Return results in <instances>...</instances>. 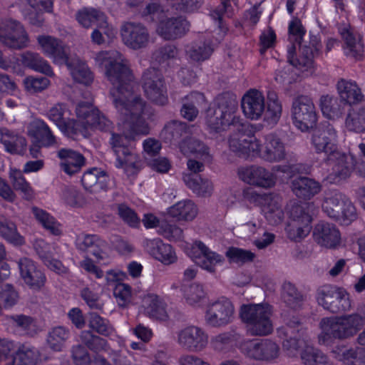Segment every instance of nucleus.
I'll list each match as a JSON object with an SVG mask.
<instances>
[{
    "instance_id": "f257e3e1",
    "label": "nucleus",
    "mask_w": 365,
    "mask_h": 365,
    "mask_svg": "<svg viewBox=\"0 0 365 365\" xmlns=\"http://www.w3.org/2000/svg\"><path fill=\"white\" fill-rule=\"evenodd\" d=\"M125 108L128 113L125 116L118 110L123 122V134L113 131V123L100 110L93 114L95 117H93L88 125L89 129H96L110 134L109 143L116 157L117 168H135L139 163V157L135 153L131 142L139 135L149 133L150 129L145 118H150L153 113L146 107L141 98H134L132 104H125Z\"/></svg>"
},
{
    "instance_id": "f03ea898",
    "label": "nucleus",
    "mask_w": 365,
    "mask_h": 365,
    "mask_svg": "<svg viewBox=\"0 0 365 365\" xmlns=\"http://www.w3.org/2000/svg\"><path fill=\"white\" fill-rule=\"evenodd\" d=\"M95 61L99 66H105V75L113 86L110 95L113 103L117 110L126 115L125 104H132L134 98H140L133 96V76L126 61L115 51L98 52Z\"/></svg>"
},
{
    "instance_id": "7ed1b4c3",
    "label": "nucleus",
    "mask_w": 365,
    "mask_h": 365,
    "mask_svg": "<svg viewBox=\"0 0 365 365\" xmlns=\"http://www.w3.org/2000/svg\"><path fill=\"white\" fill-rule=\"evenodd\" d=\"M267 107L263 94L256 89H250L243 96L241 106L245 115L250 120H258L263 117L269 125H275L282 115V105L277 94L274 91L267 92Z\"/></svg>"
},
{
    "instance_id": "20e7f679",
    "label": "nucleus",
    "mask_w": 365,
    "mask_h": 365,
    "mask_svg": "<svg viewBox=\"0 0 365 365\" xmlns=\"http://www.w3.org/2000/svg\"><path fill=\"white\" fill-rule=\"evenodd\" d=\"M237 106L236 96L230 93H223L217 98L215 103L206 110V124L211 133L232 130L241 122L240 118L235 115Z\"/></svg>"
},
{
    "instance_id": "39448f33",
    "label": "nucleus",
    "mask_w": 365,
    "mask_h": 365,
    "mask_svg": "<svg viewBox=\"0 0 365 365\" xmlns=\"http://www.w3.org/2000/svg\"><path fill=\"white\" fill-rule=\"evenodd\" d=\"M322 329L318 336L319 343L329 346L335 339H346L354 336L362 327V319L359 314L342 317H325L319 323Z\"/></svg>"
},
{
    "instance_id": "423d86ee",
    "label": "nucleus",
    "mask_w": 365,
    "mask_h": 365,
    "mask_svg": "<svg viewBox=\"0 0 365 365\" xmlns=\"http://www.w3.org/2000/svg\"><path fill=\"white\" fill-rule=\"evenodd\" d=\"M271 314V307L267 304H243L240 312V317L247 324L252 336H266L272 331Z\"/></svg>"
},
{
    "instance_id": "0eeeda50",
    "label": "nucleus",
    "mask_w": 365,
    "mask_h": 365,
    "mask_svg": "<svg viewBox=\"0 0 365 365\" xmlns=\"http://www.w3.org/2000/svg\"><path fill=\"white\" fill-rule=\"evenodd\" d=\"M322 207L329 217L344 225H349L356 217V207L349 197L337 190L326 192Z\"/></svg>"
},
{
    "instance_id": "6e6552de",
    "label": "nucleus",
    "mask_w": 365,
    "mask_h": 365,
    "mask_svg": "<svg viewBox=\"0 0 365 365\" xmlns=\"http://www.w3.org/2000/svg\"><path fill=\"white\" fill-rule=\"evenodd\" d=\"M229 138L230 150L239 157L246 158L250 153L259 150L260 145L254 135V130L250 123L240 122L236 124Z\"/></svg>"
},
{
    "instance_id": "1a4fd4ad",
    "label": "nucleus",
    "mask_w": 365,
    "mask_h": 365,
    "mask_svg": "<svg viewBox=\"0 0 365 365\" xmlns=\"http://www.w3.org/2000/svg\"><path fill=\"white\" fill-rule=\"evenodd\" d=\"M141 83L146 97L154 103L165 106L168 102L167 88L163 73L150 67L142 75Z\"/></svg>"
},
{
    "instance_id": "9d476101",
    "label": "nucleus",
    "mask_w": 365,
    "mask_h": 365,
    "mask_svg": "<svg viewBox=\"0 0 365 365\" xmlns=\"http://www.w3.org/2000/svg\"><path fill=\"white\" fill-rule=\"evenodd\" d=\"M318 304L332 312H346L351 304L349 294L341 289L331 285H324L317 292Z\"/></svg>"
},
{
    "instance_id": "9b49d317",
    "label": "nucleus",
    "mask_w": 365,
    "mask_h": 365,
    "mask_svg": "<svg viewBox=\"0 0 365 365\" xmlns=\"http://www.w3.org/2000/svg\"><path fill=\"white\" fill-rule=\"evenodd\" d=\"M292 115L294 124L302 131L313 128L317 122L314 104L307 96H299L293 100Z\"/></svg>"
},
{
    "instance_id": "f8f14e48",
    "label": "nucleus",
    "mask_w": 365,
    "mask_h": 365,
    "mask_svg": "<svg viewBox=\"0 0 365 365\" xmlns=\"http://www.w3.org/2000/svg\"><path fill=\"white\" fill-rule=\"evenodd\" d=\"M325 163L331 166L327 180L334 184H339L350 178L355 166V160L351 155L338 150L324 158Z\"/></svg>"
},
{
    "instance_id": "ddd939ff",
    "label": "nucleus",
    "mask_w": 365,
    "mask_h": 365,
    "mask_svg": "<svg viewBox=\"0 0 365 365\" xmlns=\"http://www.w3.org/2000/svg\"><path fill=\"white\" fill-rule=\"evenodd\" d=\"M289 33L292 36L296 43L299 45L301 55L297 59V66H302L306 68H311L314 63V58L318 53L319 48L317 42L312 43V46L302 43L303 36L305 34V30L302 26L301 21L294 18L289 25Z\"/></svg>"
},
{
    "instance_id": "4468645a",
    "label": "nucleus",
    "mask_w": 365,
    "mask_h": 365,
    "mask_svg": "<svg viewBox=\"0 0 365 365\" xmlns=\"http://www.w3.org/2000/svg\"><path fill=\"white\" fill-rule=\"evenodd\" d=\"M176 341L186 351L198 352L207 345L208 336L202 328L191 325L176 332Z\"/></svg>"
},
{
    "instance_id": "2eb2a0df",
    "label": "nucleus",
    "mask_w": 365,
    "mask_h": 365,
    "mask_svg": "<svg viewBox=\"0 0 365 365\" xmlns=\"http://www.w3.org/2000/svg\"><path fill=\"white\" fill-rule=\"evenodd\" d=\"M234 312L231 301L222 297L207 306L205 320L208 325L213 327L225 326L232 320Z\"/></svg>"
},
{
    "instance_id": "dca6fc26",
    "label": "nucleus",
    "mask_w": 365,
    "mask_h": 365,
    "mask_svg": "<svg viewBox=\"0 0 365 365\" xmlns=\"http://www.w3.org/2000/svg\"><path fill=\"white\" fill-rule=\"evenodd\" d=\"M312 142L316 152L324 153L326 157H329L339 150L336 144V130L329 123H323L314 130Z\"/></svg>"
},
{
    "instance_id": "f3484780",
    "label": "nucleus",
    "mask_w": 365,
    "mask_h": 365,
    "mask_svg": "<svg viewBox=\"0 0 365 365\" xmlns=\"http://www.w3.org/2000/svg\"><path fill=\"white\" fill-rule=\"evenodd\" d=\"M242 351L247 357L257 361H270L279 356V347L269 339L252 340L242 345Z\"/></svg>"
},
{
    "instance_id": "a211bd4d",
    "label": "nucleus",
    "mask_w": 365,
    "mask_h": 365,
    "mask_svg": "<svg viewBox=\"0 0 365 365\" xmlns=\"http://www.w3.org/2000/svg\"><path fill=\"white\" fill-rule=\"evenodd\" d=\"M123 43L134 50L147 46L150 39L147 28L140 23L125 22L120 29Z\"/></svg>"
},
{
    "instance_id": "6ab92c4d",
    "label": "nucleus",
    "mask_w": 365,
    "mask_h": 365,
    "mask_svg": "<svg viewBox=\"0 0 365 365\" xmlns=\"http://www.w3.org/2000/svg\"><path fill=\"white\" fill-rule=\"evenodd\" d=\"M239 178L245 182L264 188L272 187L275 184V178L272 173L265 168L251 165L238 168Z\"/></svg>"
},
{
    "instance_id": "aec40b11",
    "label": "nucleus",
    "mask_w": 365,
    "mask_h": 365,
    "mask_svg": "<svg viewBox=\"0 0 365 365\" xmlns=\"http://www.w3.org/2000/svg\"><path fill=\"white\" fill-rule=\"evenodd\" d=\"M1 31L0 41L13 49H22L29 45V36L24 26L18 21H7L6 27Z\"/></svg>"
},
{
    "instance_id": "412c9836",
    "label": "nucleus",
    "mask_w": 365,
    "mask_h": 365,
    "mask_svg": "<svg viewBox=\"0 0 365 365\" xmlns=\"http://www.w3.org/2000/svg\"><path fill=\"white\" fill-rule=\"evenodd\" d=\"M78 250L91 254L98 261L108 259L109 249L107 242L97 235H81L76 240Z\"/></svg>"
},
{
    "instance_id": "4be33fe9",
    "label": "nucleus",
    "mask_w": 365,
    "mask_h": 365,
    "mask_svg": "<svg viewBox=\"0 0 365 365\" xmlns=\"http://www.w3.org/2000/svg\"><path fill=\"white\" fill-rule=\"evenodd\" d=\"M18 265L22 279L31 289L38 290L44 285L46 276L33 260L24 257L19 259Z\"/></svg>"
},
{
    "instance_id": "5701e85b",
    "label": "nucleus",
    "mask_w": 365,
    "mask_h": 365,
    "mask_svg": "<svg viewBox=\"0 0 365 365\" xmlns=\"http://www.w3.org/2000/svg\"><path fill=\"white\" fill-rule=\"evenodd\" d=\"M189 27V22L183 17H173L160 21L157 32L165 40H174L183 36Z\"/></svg>"
},
{
    "instance_id": "b1692460",
    "label": "nucleus",
    "mask_w": 365,
    "mask_h": 365,
    "mask_svg": "<svg viewBox=\"0 0 365 365\" xmlns=\"http://www.w3.org/2000/svg\"><path fill=\"white\" fill-rule=\"evenodd\" d=\"M37 40L44 53L52 58L54 63L61 65L69 59L68 48L61 41L49 36H39Z\"/></svg>"
},
{
    "instance_id": "393cba45",
    "label": "nucleus",
    "mask_w": 365,
    "mask_h": 365,
    "mask_svg": "<svg viewBox=\"0 0 365 365\" xmlns=\"http://www.w3.org/2000/svg\"><path fill=\"white\" fill-rule=\"evenodd\" d=\"M315 241L322 247L335 248L340 243L341 235L334 224L320 222L314 230Z\"/></svg>"
},
{
    "instance_id": "a878e982",
    "label": "nucleus",
    "mask_w": 365,
    "mask_h": 365,
    "mask_svg": "<svg viewBox=\"0 0 365 365\" xmlns=\"http://www.w3.org/2000/svg\"><path fill=\"white\" fill-rule=\"evenodd\" d=\"M260 152L261 157L268 162H279L286 156L284 143L277 135L272 133L265 136Z\"/></svg>"
},
{
    "instance_id": "bb28decb",
    "label": "nucleus",
    "mask_w": 365,
    "mask_h": 365,
    "mask_svg": "<svg viewBox=\"0 0 365 365\" xmlns=\"http://www.w3.org/2000/svg\"><path fill=\"white\" fill-rule=\"evenodd\" d=\"M193 250H197L200 253L194 255L195 263L210 272H214L217 264L221 263L224 258L222 255L212 252L203 242L197 241L195 242Z\"/></svg>"
},
{
    "instance_id": "cd10ccee",
    "label": "nucleus",
    "mask_w": 365,
    "mask_h": 365,
    "mask_svg": "<svg viewBox=\"0 0 365 365\" xmlns=\"http://www.w3.org/2000/svg\"><path fill=\"white\" fill-rule=\"evenodd\" d=\"M291 189L297 197L310 200L320 192L322 186L312 178L298 176L292 180Z\"/></svg>"
},
{
    "instance_id": "c85d7f7f",
    "label": "nucleus",
    "mask_w": 365,
    "mask_h": 365,
    "mask_svg": "<svg viewBox=\"0 0 365 365\" xmlns=\"http://www.w3.org/2000/svg\"><path fill=\"white\" fill-rule=\"evenodd\" d=\"M58 156L61 159V170L68 175L78 173L86 164L83 155L71 149L62 148L59 150Z\"/></svg>"
},
{
    "instance_id": "c756f323",
    "label": "nucleus",
    "mask_w": 365,
    "mask_h": 365,
    "mask_svg": "<svg viewBox=\"0 0 365 365\" xmlns=\"http://www.w3.org/2000/svg\"><path fill=\"white\" fill-rule=\"evenodd\" d=\"M0 141L11 154L24 155L26 150V138L5 127H0Z\"/></svg>"
},
{
    "instance_id": "7c9ffc66",
    "label": "nucleus",
    "mask_w": 365,
    "mask_h": 365,
    "mask_svg": "<svg viewBox=\"0 0 365 365\" xmlns=\"http://www.w3.org/2000/svg\"><path fill=\"white\" fill-rule=\"evenodd\" d=\"M336 88L344 105L356 104L363 99L361 89L354 81L340 78L336 84Z\"/></svg>"
},
{
    "instance_id": "2f4dec72",
    "label": "nucleus",
    "mask_w": 365,
    "mask_h": 365,
    "mask_svg": "<svg viewBox=\"0 0 365 365\" xmlns=\"http://www.w3.org/2000/svg\"><path fill=\"white\" fill-rule=\"evenodd\" d=\"M190 134V128L186 123L180 120H170L166 123L161 131V137L170 143H180L181 140L185 141Z\"/></svg>"
},
{
    "instance_id": "473e14b6",
    "label": "nucleus",
    "mask_w": 365,
    "mask_h": 365,
    "mask_svg": "<svg viewBox=\"0 0 365 365\" xmlns=\"http://www.w3.org/2000/svg\"><path fill=\"white\" fill-rule=\"evenodd\" d=\"M27 133L45 147L51 146L56 142L55 136L48 125L40 119H34L29 123Z\"/></svg>"
},
{
    "instance_id": "72a5a7b5",
    "label": "nucleus",
    "mask_w": 365,
    "mask_h": 365,
    "mask_svg": "<svg viewBox=\"0 0 365 365\" xmlns=\"http://www.w3.org/2000/svg\"><path fill=\"white\" fill-rule=\"evenodd\" d=\"M150 253L165 264H170L177 259L171 245L165 244L160 239H154L147 242Z\"/></svg>"
},
{
    "instance_id": "f704fd0d",
    "label": "nucleus",
    "mask_w": 365,
    "mask_h": 365,
    "mask_svg": "<svg viewBox=\"0 0 365 365\" xmlns=\"http://www.w3.org/2000/svg\"><path fill=\"white\" fill-rule=\"evenodd\" d=\"M78 22L85 28L96 24L100 29H106L108 26L106 15L95 9H83L76 14Z\"/></svg>"
},
{
    "instance_id": "c9c22d12",
    "label": "nucleus",
    "mask_w": 365,
    "mask_h": 365,
    "mask_svg": "<svg viewBox=\"0 0 365 365\" xmlns=\"http://www.w3.org/2000/svg\"><path fill=\"white\" fill-rule=\"evenodd\" d=\"M76 82L84 85L92 83L93 76L88 66L78 58H70L65 63Z\"/></svg>"
},
{
    "instance_id": "e433bc0d",
    "label": "nucleus",
    "mask_w": 365,
    "mask_h": 365,
    "mask_svg": "<svg viewBox=\"0 0 365 365\" xmlns=\"http://www.w3.org/2000/svg\"><path fill=\"white\" fill-rule=\"evenodd\" d=\"M168 214L176 220H192L197 214V209L194 202L190 200L180 201L169 207Z\"/></svg>"
},
{
    "instance_id": "4c0bfd02",
    "label": "nucleus",
    "mask_w": 365,
    "mask_h": 365,
    "mask_svg": "<svg viewBox=\"0 0 365 365\" xmlns=\"http://www.w3.org/2000/svg\"><path fill=\"white\" fill-rule=\"evenodd\" d=\"M263 212L264 217L270 225H275L280 223L284 218V212L279 197L266 195Z\"/></svg>"
},
{
    "instance_id": "58836bf2",
    "label": "nucleus",
    "mask_w": 365,
    "mask_h": 365,
    "mask_svg": "<svg viewBox=\"0 0 365 365\" xmlns=\"http://www.w3.org/2000/svg\"><path fill=\"white\" fill-rule=\"evenodd\" d=\"M340 99L332 95H323L319 99V106L323 115L329 119L338 118L344 113V106Z\"/></svg>"
},
{
    "instance_id": "ea45409f",
    "label": "nucleus",
    "mask_w": 365,
    "mask_h": 365,
    "mask_svg": "<svg viewBox=\"0 0 365 365\" xmlns=\"http://www.w3.org/2000/svg\"><path fill=\"white\" fill-rule=\"evenodd\" d=\"M21 63L25 66L46 76L53 75V70L48 63L40 54L26 51L21 54Z\"/></svg>"
},
{
    "instance_id": "a19ab883",
    "label": "nucleus",
    "mask_w": 365,
    "mask_h": 365,
    "mask_svg": "<svg viewBox=\"0 0 365 365\" xmlns=\"http://www.w3.org/2000/svg\"><path fill=\"white\" fill-rule=\"evenodd\" d=\"M142 307L145 312L151 318L158 320H165L168 317L163 304L158 297L153 294H148L143 298Z\"/></svg>"
},
{
    "instance_id": "79ce46f5",
    "label": "nucleus",
    "mask_w": 365,
    "mask_h": 365,
    "mask_svg": "<svg viewBox=\"0 0 365 365\" xmlns=\"http://www.w3.org/2000/svg\"><path fill=\"white\" fill-rule=\"evenodd\" d=\"M340 34L345 42V53L346 56L361 60L364 53V46L359 36H356L348 29L343 28Z\"/></svg>"
},
{
    "instance_id": "37998d69",
    "label": "nucleus",
    "mask_w": 365,
    "mask_h": 365,
    "mask_svg": "<svg viewBox=\"0 0 365 365\" xmlns=\"http://www.w3.org/2000/svg\"><path fill=\"white\" fill-rule=\"evenodd\" d=\"M13 359V365H36L40 356L39 350L28 344H20Z\"/></svg>"
},
{
    "instance_id": "c03bdc74",
    "label": "nucleus",
    "mask_w": 365,
    "mask_h": 365,
    "mask_svg": "<svg viewBox=\"0 0 365 365\" xmlns=\"http://www.w3.org/2000/svg\"><path fill=\"white\" fill-rule=\"evenodd\" d=\"M282 299L289 308L299 310L302 308L306 297L290 282H285L282 285Z\"/></svg>"
},
{
    "instance_id": "a18cd8bd",
    "label": "nucleus",
    "mask_w": 365,
    "mask_h": 365,
    "mask_svg": "<svg viewBox=\"0 0 365 365\" xmlns=\"http://www.w3.org/2000/svg\"><path fill=\"white\" fill-rule=\"evenodd\" d=\"M204 100L205 97L201 93H190L183 100L182 106L180 109L181 115L184 118L192 121L198 115L197 107Z\"/></svg>"
},
{
    "instance_id": "49530a36",
    "label": "nucleus",
    "mask_w": 365,
    "mask_h": 365,
    "mask_svg": "<svg viewBox=\"0 0 365 365\" xmlns=\"http://www.w3.org/2000/svg\"><path fill=\"white\" fill-rule=\"evenodd\" d=\"M185 185L199 196L210 195L212 190L211 182L207 178H202L198 174H186L183 176Z\"/></svg>"
},
{
    "instance_id": "de8ad7c7",
    "label": "nucleus",
    "mask_w": 365,
    "mask_h": 365,
    "mask_svg": "<svg viewBox=\"0 0 365 365\" xmlns=\"http://www.w3.org/2000/svg\"><path fill=\"white\" fill-rule=\"evenodd\" d=\"M70 336V331L62 326L51 328L46 336V343L48 347L54 351H61L65 344Z\"/></svg>"
},
{
    "instance_id": "09e8293b",
    "label": "nucleus",
    "mask_w": 365,
    "mask_h": 365,
    "mask_svg": "<svg viewBox=\"0 0 365 365\" xmlns=\"http://www.w3.org/2000/svg\"><path fill=\"white\" fill-rule=\"evenodd\" d=\"M314 209V205L309 202H290L287 207V215H289V221L300 222L304 220L307 216L308 221L312 222V217L311 212Z\"/></svg>"
},
{
    "instance_id": "8fccbe9b",
    "label": "nucleus",
    "mask_w": 365,
    "mask_h": 365,
    "mask_svg": "<svg viewBox=\"0 0 365 365\" xmlns=\"http://www.w3.org/2000/svg\"><path fill=\"white\" fill-rule=\"evenodd\" d=\"M0 236L16 245L24 243V238L18 232L16 224L4 216H0Z\"/></svg>"
},
{
    "instance_id": "3c124183",
    "label": "nucleus",
    "mask_w": 365,
    "mask_h": 365,
    "mask_svg": "<svg viewBox=\"0 0 365 365\" xmlns=\"http://www.w3.org/2000/svg\"><path fill=\"white\" fill-rule=\"evenodd\" d=\"M311 222L308 221L306 216L304 220L297 222L289 221L285 228L288 237L294 241H300L311 231Z\"/></svg>"
},
{
    "instance_id": "603ef678",
    "label": "nucleus",
    "mask_w": 365,
    "mask_h": 365,
    "mask_svg": "<svg viewBox=\"0 0 365 365\" xmlns=\"http://www.w3.org/2000/svg\"><path fill=\"white\" fill-rule=\"evenodd\" d=\"M11 182L16 190L23 194V197L30 200L34 197V190L29 183L24 178L22 172L16 169H11L9 172Z\"/></svg>"
},
{
    "instance_id": "864d4df0",
    "label": "nucleus",
    "mask_w": 365,
    "mask_h": 365,
    "mask_svg": "<svg viewBox=\"0 0 365 365\" xmlns=\"http://www.w3.org/2000/svg\"><path fill=\"white\" fill-rule=\"evenodd\" d=\"M9 319L13 326L25 331L27 335L33 336L38 332L36 322L31 316L23 314H13L9 317Z\"/></svg>"
},
{
    "instance_id": "5fc2aeb1",
    "label": "nucleus",
    "mask_w": 365,
    "mask_h": 365,
    "mask_svg": "<svg viewBox=\"0 0 365 365\" xmlns=\"http://www.w3.org/2000/svg\"><path fill=\"white\" fill-rule=\"evenodd\" d=\"M214 48L210 41L194 42L187 51L190 59L200 62L208 59L212 55Z\"/></svg>"
},
{
    "instance_id": "6e6d98bb",
    "label": "nucleus",
    "mask_w": 365,
    "mask_h": 365,
    "mask_svg": "<svg viewBox=\"0 0 365 365\" xmlns=\"http://www.w3.org/2000/svg\"><path fill=\"white\" fill-rule=\"evenodd\" d=\"M301 359L304 365H332L326 354L313 347H307L303 350Z\"/></svg>"
},
{
    "instance_id": "4d7b16f0",
    "label": "nucleus",
    "mask_w": 365,
    "mask_h": 365,
    "mask_svg": "<svg viewBox=\"0 0 365 365\" xmlns=\"http://www.w3.org/2000/svg\"><path fill=\"white\" fill-rule=\"evenodd\" d=\"M80 339L86 348L95 352L104 350L107 346V341L99 336L95 335L91 331H82Z\"/></svg>"
},
{
    "instance_id": "13d9d810",
    "label": "nucleus",
    "mask_w": 365,
    "mask_h": 365,
    "mask_svg": "<svg viewBox=\"0 0 365 365\" xmlns=\"http://www.w3.org/2000/svg\"><path fill=\"white\" fill-rule=\"evenodd\" d=\"M346 126L356 133L365 131V108H360L349 112L346 119Z\"/></svg>"
},
{
    "instance_id": "bf43d9fd",
    "label": "nucleus",
    "mask_w": 365,
    "mask_h": 365,
    "mask_svg": "<svg viewBox=\"0 0 365 365\" xmlns=\"http://www.w3.org/2000/svg\"><path fill=\"white\" fill-rule=\"evenodd\" d=\"M88 326L93 331L104 336H108L113 332V328L108 320L94 312L89 313Z\"/></svg>"
},
{
    "instance_id": "052dcab7",
    "label": "nucleus",
    "mask_w": 365,
    "mask_h": 365,
    "mask_svg": "<svg viewBox=\"0 0 365 365\" xmlns=\"http://www.w3.org/2000/svg\"><path fill=\"white\" fill-rule=\"evenodd\" d=\"M279 336H289V334L297 335L299 337H304L306 329L297 317H292L286 321L284 327L277 330Z\"/></svg>"
},
{
    "instance_id": "680f3d73",
    "label": "nucleus",
    "mask_w": 365,
    "mask_h": 365,
    "mask_svg": "<svg viewBox=\"0 0 365 365\" xmlns=\"http://www.w3.org/2000/svg\"><path fill=\"white\" fill-rule=\"evenodd\" d=\"M32 212L36 219L51 234L54 235H60L61 231L58 229V224L48 212L36 207L32 208Z\"/></svg>"
},
{
    "instance_id": "e2e57ef3",
    "label": "nucleus",
    "mask_w": 365,
    "mask_h": 365,
    "mask_svg": "<svg viewBox=\"0 0 365 365\" xmlns=\"http://www.w3.org/2000/svg\"><path fill=\"white\" fill-rule=\"evenodd\" d=\"M180 148L182 153H186L190 151L192 153L201 155L205 160H209V148L202 141L195 138H189L186 141L182 142Z\"/></svg>"
},
{
    "instance_id": "0e129e2a",
    "label": "nucleus",
    "mask_w": 365,
    "mask_h": 365,
    "mask_svg": "<svg viewBox=\"0 0 365 365\" xmlns=\"http://www.w3.org/2000/svg\"><path fill=\"white\" fill-rule=\"evenodd\" d=\"M88 130V124L85 120L78 118L67 120L66 126L61 129V131L68 136L81 135L86 138L89 135Z\"/></svg>"
},
{
    "instance_id": "69168bd1",
    "label": "nucleus",
    "mask_w": 365,
    "mask_h": 365,
    "mask_svg": "<svg viewBox=\"0 0 365 365\" xmlns=\"http://www.w3.org/2000/svg\"><path fill=\"white\" fill-rule=\"evenodd\" d=\"M183 292L187 302L191 305H195L200 302L205 295L202 285L197 283L185 287Z\"/></svg>"
},
{
    "instance_id": "338daca9",
    "label": "nucleus",
    "mask_w": 365,
    "mask_h": 365,
    "mask_svg": "<svg viewBox=\"0 0 365 365\" xmlns=\"http://www.w3.org/2000/svg\"><path fill=\"white\" fill-rule=\"evenodd\" d=\"M226 256L232 262L237 263H245L252 262L255 255L251 251L232 247L226 252Z\"/></svg>"
},
{
    "instance_id": "774afa93",
    "label": "nucleus",
    "mask_w": 365,
    "mask_h": 365,
    "mask_svg": "<svg viewBox=\"0 0 365 365\" xmlns=\"http://www.w3.org/2000/svg\"><path fill=\"white\" fill-rule=\"evenodd\" d=\"M117 213L130 227H136L140 224V219L135 212L125 204L117 205Z\"/></svg>"
}]
</instances>
